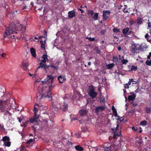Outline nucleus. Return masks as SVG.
Instances as JSON below:
<instances>
[{"label":"nucleus","instance_id":"1","mask_svg":"<svg viewBox=\"0 0 151 151\" xmlns=\"http://www.w3.org/2000/svg\"><path fill=\"white\" fill-rule=\"evenodd\" d=\"M54 79V77L51 75H47L46 78L43 81H42L43 84L45 86V88H43L42 89V94L38 93L37 94V99L41 100L45 98H48L51 99V91L53 87L52 83Z\"/></svg>","mask_w":151,"mask_h":151},{"label":"nucleus","instance_id":"2","mask_svg":"<svg viewBox=\"0 0 151 151\" xmlns=\"http://www.w3.org/2000/svg\"><path fill=\"white\" fill-rule=\"evenodd\" d=\"M15 103L14 99H10L4 101L0 100V108L1 111L4 113H11L9 112L10 109L9 106H11Z\"/></svg>","mask_w":151,"mask_h":151},{"label":"nucleus","instance_id":"3","mask_svg":"<svg viewBox=\"0 0 151 151\" xmlns=\"http://www.w3.org/2000/svg\"><path fill=\"white\" fill-rule=\"evenodd\" d=\"M80 117L78 118L77 117H74L73 114H71L70 115L71 121H74L78 119L79 121L81 120L83 121L84 123L87 121H91V118L88 117V116L89 114H80Z\"/></svg>","mask_w":151,"mask_h":151},{"label":"nucleus","instance_id":"4","mask_svg":"<svg viewBox=\"0 0 151 151\" xmlns=\"http://www.w3.org/2000/svg\"><path fill=\"white\" fill-rule=\"evenodd\" d=\"M16 27L14 24H12L9 26V27L6 28L4 33V38L6 37L7 35H10L13 32H14L16 34L17 33L15 30Z\"/></svg>","mask_w":151,"mask_h":151},{"label":"nucleus","instance_id":"5","mask_svg":"<svg viewBox=\"0 0 151 151\" xmlns=\"http://www.w3.org/2000/svg\"><path fill=\"white\" fill-rule=\"evenodd\" d=\"M88 94L92 98H96L97 95V92H95V89L93 85L90 86L88 88Z\"/></svg>","mask_w":151,"mask_h":151},{"label":"nucleus","instance_id":"6","mask_svg":"<svg viewBox=\"0 0 151 151\" xmlns=\"http://www.w3.org/2000/svg\"><path fill=\"white\" fill-rule=\"evenodd\" d=\"M74 94L72 97V99L74 100H79L81 96L80 92L76 90L74 91Z\"/></svg>","mask_w":151,"mask_h":151},{"label":"nucleus","instance_id":"7","mask_svg":"<svg viewBox=\"0 0 151 151\" xmlns=\"http://www.w3.org/2000/svg\"><path fill=\"white\" fill-rule=\"evenodd\" d=\"M61 110L63 112H66V111L68 110V105L65 102H63L60 108Z\"/></svg>","mask_w":151,"mask_h":151},{"label":"nucleus","instance_id":"8","mask_svg":"<svg viewBox=\"0 0 151 151\" xmlns=\"http://www.w3.org/2000/svg\"><path fill=\"white\" fill-rule=\"evenodd\" d=\"M34 114L33 118H31L29 120L30 122L31 123H33L34 122H37L38 121V118L40 116V115H37V114Z\"/></svg>","mask_w":151,"mask_h":151},{"label":"nucleus","instance_id":"9","mask_svg":"<svg viewBox=\"0 0 151 151\" xmlns=\"http://www.w3.org/2000/svg\"><path fill=\"white\" fill-rule=\"evenodd\" d=\"M119 127V125L117 124L116 129V131L114 132L113 138L114 139H116L117 138V136H119L121 134V132L119 133H116V131L118 129Z\"/></svg>","mask_w":151,"mask_h":151},{"label":"nucleus","instance_id":"10","mask_svg":"<svg viewBox=\"0 0 151 151\" xmlns=\"http://www.w3.org/2000/svg\"><path fill=\"white\" fill-rule=\"evenodd\" d=\"M110 13V12L109 10L103 11V17L104 20H107L108 18V17L107 15V14H109Z\"/></svg>","mask_w":151,"mask_h":151},{"label":"nucleus","instance_id":"11","mask_svg":"<svg viewBox=\"0 0 151 151\" xmlns=\"http://www.w3.org/2000/svg\"><path fill=\"white\" fill-rule=\"evenodd\" d=\"M110 144L107 143H104L103 145L104 151H110Z\"/></svg>","mask_w":151,"mask_h":151},{"label":"nucleus","instance_id":"12","mask_svg":"<svg viewBox=\"0 0 151 151\" xmlns=\"http://www.w3.org/2000/svg\"><path fill=\"white\" fill-rule=\"evenodd\" d=\"M116 117H117V119L119 120L120 122H124L126 120V118L124 116L120 117L119 116H118V114H113Z\"/></svg>","mask_w":151,"mask_h":151},{"label":"nucleus","instance_id":"13","mask_svg":"<svg viewBox=\"0 0 151 151\" xmlns=\"http://www.w3.org/2000/svg\"><path fill=\"white\" fill-rule=\"evenodd\" d=\"M105 109V107L103 106H98L96 108L95 111L96 113H98L99 112H101L104 111Z\"/></svg>","mask_w":151,"mask_h":151},{"label":"nucleus","instance_id":"14","mask_svg":"<svg viewBox=\"0 0 151 151\" xmlns=\"http://www.w3.org/2000/svg\"><path fill=\"white\" fill-rule=\"evenodd\" d=\"M68 14L69 18H72L75 16V12L74 10H72L68 12Z\"/></svg>","mask_w":151,"mask_h":151},{"label":"nucleus","instance_id":"15","mask_svg":"<svg viewBox=\"0 0 151 151\" xmlns=\"http://www.w3.org/2000/svg\"><path fill=\"white\" fill-rule=\"evenodd\" d=\"M22 65L24 70H26L27 69L28 66V63L27 62H23L22 63Z\"/></svg>","mask_w":151,"mask_h":151},{"label":"nucleus","instance_id":"16","mask_svg":"<svg viewBox=\"0 0 151 151\" xmlns=\"http://www.w3.org/2000/svg\"><path fill=\"white\" fill-rule=\"evenodd\" d=\"M139 49L136 45H134L132 46L131 51L133 53L137 52V51Z\"/></svg>","mask_w":151,"mask_h":151},{"label":"nucleus","instance_id":"17","mask_svg":"<svg viewBox=\"0 0 151 151\" xmlns=\"http://www.w3.org/2000/svg\"><path fill=\"white\" fill-rule=\"evenodd\" d=\"M30 52L32 55V56L35 58L36 56V53L35 49L34 48H31L30 50Z\"/></svg>","mask_w":151,"mask_h":151},{"label":"nucleus","instance_id":"18","mask_svg":"<svg viewBox=\"0 0 151 151\" xmlns=\"http://www.w3.org/2000/svg\"><path fill=\"white\" fill-rule=\"evenodd\" d=\"M110 151H117V147L116 146L114 145H110Z\"/></svg>","mask_w":151,"mask_h":151},{"label":"nucleus","instance_id":"19","mask_svg":"<svg viewBox=\"0 0 151 151\" xmlns=\"http://www.w3.org/2000/svg\"><path fill=\"white\" fill-rule=\"evenodd\" d=\"M136 97V95L134 93H132V95H129L128 96V100L129 101L133 100Z\"/></svg>","mask_w":151,"mask_h":151},{"label":"nucleus","instance_id":"20","mask_svg":"<svg viewBox=\"0 0 151 151\" xmlns=\"http://www.w3.org/2000/svg\"><path fill=\"white\" fill-rule=\"evenodd\" d=\"M75 148L76 150L79 151H82L83 150V148L82 147H81L80 145L75 146Z\"/></svg>","mask_w":151,"mask_h":151},{"label":"nucleus","instance_id":"21","mask_svg":"<svg viewBox=\"0 0 151 151\" xmlns=\"http://www.w3.org/2000/svg\"><path fill=\"white\" fill-rule=\"evenodd\" d=\"M129 28L128 27L125 28L123 29L122 32L124 35H127L128 32Z\"/></svg>","mask_w":151,"mask_h":151},{"label":"nucleus","instance_id":"22","mask_svg":"<svg viewBox=\"0 0 151 151\" xmlns=\"http://www.w3.org/2000/svg\"><path fill=\"white\" fill-rule=\"evenodd\" d=\"M136 143L139 144V145H141L142 143V139H140L139 137H137L136 138Z\"/></svg>","mask_w":151,"mask_h":151},{"label":"nucleus","instance_id":"23","mask_svg":"<svg viewBox=\"0 0 151 151\" xmlns=\"http://www.w3.org/2000/svg\"><path fill=\"white\" fill-rule=\"evenodd\" d=\"M106 66L107 69H110L113 68L114 66V63L109 64L106 65Z\"/></svg>","mask_w":151,"mask_h":151},{"label":"nucleus","instance_id":"24","mask_svg":"<svg viewBox=\"0 0 151 151\" xmlns=\"http://www.w3.org/2000/svg\"><path fill=\"white\" fill-rule=\"evenodd\" d=\"M45 66V64H44L43 63H42V62H41L40 63V65L39 66L37 69V70L35 71V73L40 68H44V67Z\"/></svg>","mask_w":151,"mask_h":151},{"label":"nucleus","instance_id":"25","mask_svg":"<svg viewBox=\"0 0 151 151\" xmlns=\"http://www.w3.org/2000/svg\"><path fill=\"white\" fill-rule=\"evenodd\" d=\"M58 80L60 83H62L63 82L64 78H63L60 75L58 77Z\"/></svg>","mask_w":151,"mask_h":151},{"label":"nucleus","instance_id":"26","mask_svg":"<svg viewBox=\"0 0 151 151\" xmlns=\"http://www.w3.org/2000/svg\"><path fill=\"white\" fill-rule=\"evenodd\" d=\"M127 6L126 5H124V7H123L122 6L120 8L122 9L124 13H127V12H128V10L125 9H126V8H127Z\"/></svg>","mask_w":151,"mask_h":151},{"label":"nucleus","instance_id":"27","mask_svg":"<svg viewBox=\"0 0 151 151\" xmlns=\"http://www.w3.org/2000/svg\"><path fill=\"white\" fill-rule=\"evenodd\" d=\"M39 106V105L37 104H35V105L34 106V108L33 109V111L34 112V113H36L38 111V109L36 108V106Z\"/></svg>","mask_w":151,"mask_h":151},{"label":"nucleus","instance_id":"28","mask_svg":"<svg viewBox=\"0 0 151 151\" xmlns=\"http://www.w3.org/2000/svg\"><path fill=\"white\" fill-rule=\"evenodd\" d=\"M137 21L138 24H141L142 23V19L139 17L137 18Z\"/></svg>","mask_w":151,"mask_h":151},{"label":"nucleus","instance_id":"29","mask_svg":"<svg viewBox=\"0 0 151 151\" xmlns=\"http://www.w3.org/2000/svg\"><path fill=\"white\" fill-rule=\"evenodd\" d=\"M9 137L7 136H5L4 137L2 138V140L3 141H4V142H6V141H8L9 140Z\"/></svg>","mask_w":151,"mask_h":151},{"label":"nucleus","instance_id":"30","mask_svg":"<svg viewBox=\"0 0 151 151\" xmlns=\"http://www.w3.org/2000/svg\"><path fill=\"white\" fill-rule=\"evenodd\" d=\"M145 37L147 39V41L150 42L151 40V37L148 34H146L145 36Z\"/></svg>","mask_w":151,"mask_h":151},{"label":"nucleus","instance_id":"31","mask_svg":"<svg viewBox=\"0 0 151 151\" xmlns=\"http://www.w3.org/2000/svg\"><path fill=\"white\" fill-rule=\"evenodd\" d=\"M88 112V111L86 109H82L80 110L78 113H87Z\"/></svg>","mask_w":151,"mask_h":151},{"label":"nucleus","instance_id":"32","mask_svg":"<svg viewBox=\"0 0 151 151\" xmlns=\"http://www.w3.org/2000/svg\"><path fill=\"white\" fill-rule=\"evenodd\" d=\"M151 111V107H146L145 108V112L147 113H150Z\"/></svg>","mask_w":151,"mask_h":151},{"label":"nucleus","instance_id":"33","mask_svg":"<svg viewBox=\"0 0 151 151\" xmlns=\"http://www.w3.org/2000/svg\"><path fill=\"white\" fill-rule=\"evenodd\" d=\"M137 69V66H135L134 65H132L131 69V71H136Z\"/></svg>","mask_w":151,"mask_h":151},{"label":"nucleus","instance_id":"34","mask_svg":"<svg viewBox=\"0 0 151 151\" xmlns=\"http://www.w3.org/2000/svg\"><path fill=\"white\" fill-rule=\"evenodd\" d=\"M98 14L97 13L94 14V16L92 17V18L95 20H96L98 19Z\"/></svg>","mask_w":151,"mask_h":151},{"label":"nucleus","instance_id":"35","mask_svg":"<svg viewBox=\"0 0 151 151\" xmlns=\"http://www.w3.org/2000/svg\"><path fill=\"white\" fill-rule=\"evenodd\" d=\"M40 42L41 44V47L44 49H45V44L43 43V41L40 40Z\"/></svg>","mask_w":151,"mask_h":151},{"label":"nucleus","instance_id":"36","mask_svg":"<svg viewBox=\"0 0 151 151\" xmlns=\"http://www.w3.org/2000/svg\"><path fill=\"white\" fill-rule=\"evenodd\" d=\"M4 144L5 146H7L8 147H9L11 145V142L9 141H6L4 142Z\"/></svg>","mask_w":151,"mask_h":151},{"label":"nucleus","instance_id":"37","mask_svg":"<svg viewBox=\"0 0 151 151\" xmlns=\"http://www.w3.org/2000/svg\"><path fill=\"white\" fill-rule=\"evenodd\" d=\"M145 64L146 65H148L149 66H150L151 65V60H147Z\"/></svg>","mask_w":151,"mask_h":151},{"label":"nucleus","instance_id":"38","mask_svg":"<svg viewBox=\"0 0 151 151\" xmlns=\"http://www.w3.org/2000/svg\"><path fill=\"white\" fill-rule=\"evenodd\" d=\"M94 50L96 51V53L97 54H100L101 52L98 49L97 47H95L94 49Z\"/></svg>","mask_w":151,"mask_h":151},{"label":"nucleus","instance_id":"39","mask_svg":"<svg viewBox=\"0 0 151 151\" xmlns=\"http://www.w3.org/2000/svg\"><path fill=\"white\" fill-rule=\"evenodd\" d=\"M147 122L146 121L144 120L141 122L140 124L141 125L145 126L147 124Z\"/></svg>","mask_w":151,"mask_h":151},{"label":"nucleus","instance_id":"40","mask_svg":"<svg viewBox=\"0 0 151 151\" xmlns=\"http://www.w3.org/2000/svg\"><path fill=\"white\" fill-rule=\"evenodd\" d=\"M32 141H33V139H29L28 141H27V142L26 143H27V144L29 145H27V147H28L29 145L30 144V143H31L32 142Z\"/></svg>","mask_w":151,"mask_h":151},{"label":"nucleus","instance_id":"41","mask_svg":"<svg viewBox=\"0 0 151 151\" xmlns=\"http://www.w3.org/2000/svg\"><path fill=\"white\" fill-rule=\"evenodd\" d=\"M122 62L123 64L125 65L128 62V61L127 60L123 59L122 60Z\"/></svg>","mask_w":151,"mask_h":151},{"label":"nucleus","instance_id":"42","mask_svg":"<svg viewBox=\"0 0 151 151\" xmlns=\"http://www.w3.org/2000/svg\"><path fill=\"white\" fill-rule=\"evenodd\" d=\"M118 59L117 57H115L113 56V61L115 63L118 62Z\"/></svg>","mask_w":151,"mask_h":151},{"label":"nucleus","instance_id":"43","mask_svg":"<svg viewBox=\"0 0 151 151\" xmlns=\"http://www.w3.org/2000/svg\"><path fill=\"white\" fill-rule=\"evenodd\" d=\"M88 15H90L92 16L93 14V11L91 10H88Z\"/></svg>","mask_w":151,"mask_h":151},{"label":"nucleus","instance_id":"44","mask_svg":"<svg viewBox=\"0 0 151 151\" xmlns=\"http://www.w3.org/2000/svg\"><path fill=\"white\" fill-rule=\"evenodd\" d=\"M112 110L113 111V113H117V112L116 109L114 108V106H113L112 107Z\"/></svg>","mask_w":151,"mask_h":151},{"label":"nucleus","instance_id":"45","mask_svg":"<svg viewBox=\"0 0 151 151\" xmlns=\"http://www.w3.org/2000/svg\"><path fill=\"white\" fill-rule=\"evenodd\" d=\"M42 58L44 59V60H48L47 58V53H46V54H45L43 55L42 56Z\"/></svg>","mask_w":151,"mask_h":151},{"label":"nucleus","instance_id":"46","mask_svg":"<svg viewBox=\"0 0 151 151\" xmlns=\"http://www.w3.org/2000/svg\"><path fill=\"white\" fill-rule=\"evenodd\" d=\"M132 129L135 132L136 131L137 132L138 130L139 129L138 127H132Z\"/></svg>","mask_w":151,"mask_h":151},{"label":"nucleus","instance_id":"47","mask_svg":"<svg viewBox=\"0 0 151 151\" xmlns=\"http://www.w3.org/2000/svg\"><path fill=\"white\" fill-rule=\"evenodd\" d=\"M49 67H50V65H47L46 64H45V66L44 67V68L45 70H46Z\"/></svg>","mask_w":151,"mask_h":151},{"label":"nucleus","instance_id":"48","mask_svg":"<svg viewBox=\"0 0 151 151\" xmlns=\"http://www.w3.org/2000/svg\"><path fill=\"white\" fill-rule=\"evenodd\" d=\"M119 31V29H118L117 28H114L113 29V31L114 32L117 33Z\"/></svg>","mask_w":151,"mask_h":151},{"label":"nucleus","instance_id":"49","mask_svg":"<svg viewBox=\"0 0 151 151\" xmlns=\"http://www.w3.org/2000/svg\"><path fill=\"white\" fill-rule=\"evenodd\" d=\"M50 67L51 68H54V70H57L58 69V66H55L53 65H50Z\"/></svg>","mask_w":151,"mask_h":151},{"label":"nucleus","instance_id":"50","mask_svg":"<svg viewBox=\"0 0 151 151\" xmlns=\"http://www.w3.org/2000/svg\"><path fill=\"white\" fill-rule=\"evenodd\" d=\"M88 40L90 41L93 42L95 41V39L94 38L90 37L88 38Z\"/></svg>","mask_w":151,"mask_h":151},{"label":"nucleus","instance_id":"51","mask_svg":"<svg viewBox=\"0 0 151 151\" xmlns=\"http://www.w3.org/2000/svg\"><path fill=\"white\" fill-rule=\"evenodd\" d=\"M0 55L2 57H3V58H5L6 57V54L5 53H2L1 54H0Z\"/></svg>","mask_w":151,"mask_h":151},{"label":"nucleus","instance_id":"52","mask_svg":"<svg viewBox=\"0 0 151 151\" xmlns=\"http://www.w3.org/2000/svg\"><path fill=\"white\" fill-rule=\"evenodd\" d=\"M134 23V20L131 21L129 22L130 24L131 25H132Z\"/></svg>","mask_w":151,"mask_h":151},{"label":"nucleus","instance_id":"53","mask_svg":"<svg viewBox=\"0 0 151 151\" xmlns=\"http://www.w3.org/2000/svg\"><path fill=\"white\" fill-rule=\"evenodd\" d=\"M127 34L128 35H131L132 34L133 35L134 34V32L133 31H130L129 32L128 31V32Z\"/></svg>","mask_w":151,"mask_h":151},{"label":"nucleus","instance_id":"54","mask_svg":"<svg viewBox=\"0 0 151 151\" xmlns=\"http://www.w3.org/2000/svg\"><path fill=\"white\" fill-rule=\"evenodd\" d=\"M124 87L125 88H129V85L127 83H126L124 85Z\"/></svg>","mask_w":151,"mask_h":151},{"label":"nucleus","instance_id":"55","mask_svg":"<svg viewBox=\"0 0 151 151\" xmlns=\"http://www.w3.org/2000/svg\"><path fill=\"white\" fill-rule=\"evenodd\" d=\"M100 101L102 102H104L105 101V99L104 98H101V99Z\"/></svg>","mask_w":151,"mask_h":151},{"label":"nucleus","instance_id":"56","mask_svg":"<svg viewBox=\"0 0 151 151\" xmlns=\"http://www.w3.org/2000/svg\"><path fill=\"white\" fill-rule=\"evenodd\" d=\"M47 60H44V59H43V60H42L41 61L42 62H42L44 64H45L46 63Z\"/></svg>","mask_w":151,"mask_h":151},{"label":"nucleus","instance_id":"57","mask_svg":"<svg viewBox=\"0 0 151 151\" xmlns=\"http://www.w3.org/2000/svg\"><path fill=\"white\" fill-rule=\"evenodd\" d=\"M44 37H46L47 35V32L46 31H44Z\"/></svg>","mask_w":151,"mask_h":151},{"label":"nucleus","instance_id":"58","mask_svg":"<svg viewBox=\"0 0 151 151\" xmlns=\"http://www.w3.org/2000/svg\"><path fill=\"white\" fill-rule=\"evenodd\" d=\"M131 104H132V106H135L137 105V104L134 103L133 101L132 102Z\"/></svg>","mask_w":151,"mask_h":151},{"label":"nucleus","instance_id":"59","mask_svg":"<svg viewBox=\"0 0 151 151\" xmlns=\"http://www.w3.org/2000/svg\"><path fill=\"white\" fill-rule=\"evenodd\" d=\"M105 31L104 30H102L100 32L102 35H104L105 33Z\"/></svg>","mask_w":151,"mask_h":151},{"label":"nucleus","instance_id":"60","mask_svg":"<svg viewBox=\"0 0 151 151\" xmlns=\"http://www.w3.org/2000/svg\"><path fill=\"white\" fill-rule=\"evenodd\" d=\"M78 10H79V11H81V13H83L84 12L83 10L81 8H78Z\"/></svg>","mask_w":151,"mask_h":151},{"label":"nucleus","instance_id":"61","mask_svg":"<svg viewBox=\"0 0 151 151\" xmlns=\"http://www.w3.org/2000/svg\"><path fill=\"white\" fill-rule=\"evenodd\" d=\"M29 75H30V76H32V78H33V77H34V75H33V74H31L30 73H29Z\"/></svg>","mask_w":151,"mask_h":151},{"label":"nucleus","instance_id":"62","mask_svg":"<svg viewBox=\"0 0 151 151\" xmlns=\"http://www.w3.org/2000/svg\"><path fill=\"white\" fill-rule=\"evenodd\" d=\"M42 7H41L40 8L38 9V10L40 11H41L42 10Z\"/></svg>","mask_w":151,"mask_h":151},{"label":"nucleus","instance_id":"63","mask_svg":"<svg viewBox=\"0 0 151 151\" xmlns=\"http://www.w3.org/2000/svg\"><path fill=\"white\" fill-rule=\"evenodd\" d=\"M123 91H124V94H125L127 93L126 90L125 89H124Z\"/></svg>","mask_w":151,"mask_h":151},{"label":"nucleus","instance_id":"64","mask_svg":"<svg viewBox=\"0 0 151 151\" xmlns=\"http://www.w3.org/2000/svg\"><path fill=\"white\" fill-rule=\"evenodd\" d=\"M42 37L45 38V37H44V36H40L38 38L39 39H41Z\"/></svg>","mask_w":151,"mask_h":151}]
</instances>
